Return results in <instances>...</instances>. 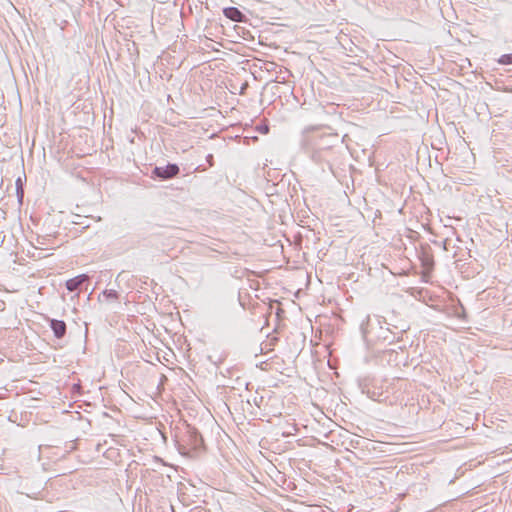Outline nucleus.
<instances>
[{"mask_svg": "<svg viewBox=\"0 0 512 512\" xmlns=\"http://www.w3.org/2000/svg\"><path fill=\"white\" fill-rule=\"evenodd\" d=\"M319 126H307L302 132L301 147L315 162L323 160L322 153L338 141V134L320 132Z\"/></svg>", "mask_w": 512, "mask_h": 512, "instance_id": "f257e3e1", "label": "nucleus"}, {"mask_svg": "<svg viewBox=\"0 0 512 512\" xmlns=\"http://www.w3.org/2000/svg\"><path fill=\"white\" fill-rule=\"evenodd\" d=\"M382 323H386L385 319L379 316H375L374 319L368 315L366 319L361 323L362 336L367 339L369 336L375 334V338L392 344L399 340V336L395 332L391 331L390 328H384Z\"/></svg>", "mask_w": 512, "mask_h": 512, "instance_id": "f03ea898", "label": "nucleus"}, {"mask_svg": "<svg viewBox=\"0 0 512 512\" xmlns=\"http://www.w3.org/2000/svg\"><path fill=\"white\" fill-rule=\"evenodd\" d=\"M204 447V440L196 429H189L179 444L182 454L192 455L200 452Z\"/></svg>", "mask_w": 512, "mask_h": 512, "instance_id": "7ed1b4c3", "label": "nucleus"}, {"mask_svg": "<svg viewBox=\"0 0 512 512\" xmlns=\"http://www.w3.org/2000/svg\"><path fill=\"white\" fill-rule=\"evenodd\" d=\"M179 171L180 169L178 165L168 164L164 167L156 166L152 171V175L162 180H168L177 176L179 174Z\"/></svg>", "mask_w": 512, "mask_h": 512, "instance_id": "20e7f679", "label": "nucleus"}, {"mask_svg": "<svg viewBox=\"0 0 512 512\" xmlns=\"http://www.w3.org/2000/svg\"><path fill=\"white\" fill-rule=\"evenodd\" d=\"M49 326L57 339H62L67 332V325L63 320L50 319Z\"/></svg>", "mask_w": 512, "mask_h": 512, "instance_id": "39448f33", "label": "nucleus"}, {"mask_svg": "<svg viewBox=\"0 0 512 512\" xmlns=\"http://www.w3.org/2000/svg\"><path fill=\"white\" fill-rule=\"evenodd\" d=\"M89 279V276L86 275V274H81V275H78L72 279H69L67 282H66V288L68 291L70 292H75L77 291L80 286L85 283L86 281H88Z\"/></svg>", "mask_w": 512, "mask_h": 512, "instance_id": "423d86ee", "label": "nucleus"}, {"mask_svg": "<svg viewBox=\"0 0 512 512\" xmlns=\"http://www.w3.org/2000/svg\"><path fill=\"white\" fill-rule=\"evenodd\" d=\"M224 15L235 22H241L244 18L243 13L236 7H228L223 10Z\"/></svg>", "mask_w": 512, "mask_h": 512, "instance_id": "0eeeda50", "label": "nucleus"}, {"mask_svg": "<svg viewBox=\"0 0 512 512\" xmlns=\"http://www.w3.org/2000/svg\"><path fill=\"white\" fill-rule=\"evenodd\" d=\"M104 297L106 301H115L118 299V293L116 290L110 289V290H104L102 294L99 296Z\"/></svg>", "mask_w": 512, "mask_h": 512, "instance_id": "6e6552de", "label": "nucleus"}, {"mask_svg": "<svg viewBox=\"0 0 512 512\" xmlns=\"http://www.w3.org/2000/svg\"><path fill=\"white\" fill-rule=\"evenodd\" d=\"M501 65H510L512 64V53L511 54H503L497 61Z\"/></svg>", "mask_w": 512, "mask_h": 512, "instance_id": "1a4fd4ad", "label": "nucleus"}, {"mask_svg": "<svg viewBox=\"0 0 512 512\" xmlns=\"http://www.w3.org/2000/svg\"><path fill=\"white\" fill-rule=\"evenodd\" d=\"M16 188H17L18 200H19L20 203H22L23 196H24V191H23V188H22L21 178H18L16 180Z\"/></svg>", "mask_w": 512, "mask_h": 512, "instance_id": "9d476101", "label": "nucleus"}, {"mask_svg": "<svg viewBox=\"0 0 512 512\" xmlns=\"http://www.w3.org/2000/svg\"><path fill=\"white\" fill-rule=\"evenodd\" d=\"M262 134H267L269 132V127L267 125L260 126L258 129Z\"/></svg>", "mask_w": 512, "mask_h": 512, "instance_id": "9b49d317", "label": "nucleus"}, {"mask_svg": "<svg viewBox=\"0 0 512 512\" xmlns=\"http://www.w3.org/2000/svg\"><path fill=\"white\" fill-rule=\"evenodd\" d=\"M431 262H432V261H428V260H427V261L424 263V265H425L426 267H428V266H430V265H431Z\"/></svg>", "mask_w": 512, "mask_h": 512, "instance_id": "f8f14e48", "label": "nucleus"}, {"mask_svg": "<svg viewBox=\"0 0 512 512\" xmlns=\"http://www.w3.org/2000/svg\"><path fill=\"white\" fill-rule=\"evenodd\" d=\"M123 273H119L117 276V279H119L122 276Z\"/></svg>", "mask_w": 512, "mask_h": 512, "instance_id": "ddd939ff", "label": "nucleus"}]
</instances>
